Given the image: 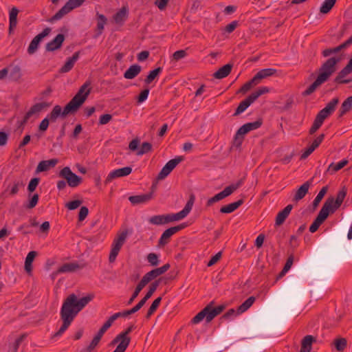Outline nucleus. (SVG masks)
Returning a JSON list of instances; mask_svg holds the SVG:
<instances>
[{
	"label": "nucleus",
	"instance_id": "c756f323",
	"mask_svg": "<svg viewBox=\"0 0 352 352\" xmlns=\"http://www.w3.org/2000/svg\"><path fill=\"white\" fill-rule=\"evenodd\" d=\"M244 201L243 199L238 200L237 201L231 203L226 206L221 208L220 212L221 213H231L236 210L239 206L243 204Z\"/></svg>",
	"mask_w": 352,
	"mask_h": 352
},
{
	"label": "nucleus",
	"instance_id": "8fccbe9b",
	"mask_svg": "<svg viewBox=\"0 0 352 352\" xmlns=\"http://www.w3.org/2000/svg\"><path fill=\"white\" fill-rule=\"evenodd\" d=\"M327 190H328V187L324 186L320 190V192H318V194L317 195V196L316 197V198L314 199V200L313 201V206L314 208H316L318 206V204H320V202L321 201V200L322 199V198L327 193Z\"/></svg>",
	"mask_w": 352,
	"mask_h": 352
},
{
	"label": "nucleus",
	"instance_id": "58836bf2",
	"mask_svg": "<svg viewBox=\"0 0 352 352\" xmlns=\"http://www.w3.org/2000/svg\"><path fill=\"white\" fill-rule=\"evenodd\" d=\"M332 344L338 351H343L346 347L347 340L344 338H337L333 340Z\"/></svg>",
	"mask_w": 352,
	"mask_h": 352
},
{
	"label": "nucleus",
	"instance_id": "9d476101",
	"mask_svg": "<svg viewBox=\"0 0 352 352\" xmlns=\"http://www.w3.org/2000/svg\"><path fill=\"white\" fill-rule=\"evenodd\" d=\"M51 32L50 28H45L42 32L39 33L36 35L30 42L28 47V53L30 55L34 54L39 45L40 42L44 38L45 36H48Z\"/></svg>",
	"mask_w": 352,
	"mask_h": 352
},
{
	"label": "nucleus",
	"instance_id": "69168bd1",
	"mask_svg": "<svg viewBox=\"0 0 352 352\" xmlns=\"http://www.w3.org/2000/svg\"><path fill=\"white\" fill-rule=\"evenodd\" d=\"M40 179L38 177H34L32 179L28 184V190L30 192H32L35 190L36 188L38 185Z\"/></svg>",
	"mask_w": 352,
	"mask_h": 352
},
{
	"label": "nucleus",
	"instance_id": "f8f14e48",
	"mask_svg": "<svg viewBox=\"0 0 352 352\" xmlns=\"http://www.w3.org/2000/svg\"><path fill=\"white\" fill-rule=\"evenodd\" d=\"M84 264H78L77 263H66L61 265L56 272L52 273V276L54 277L58 274L74 272L77 270H81L85 267Z\"/></svg>",
	"mask_w": 352,
	"mask_h": 352
},
{
	"label": "nucleus",
	"instance_id": "7ed1b4c3",
	"mask_svg": "<svg viewBox=\"0 0 352 352\" xmlns=\"http://www.w3.org/2000/svg\"><path fill=\"white\" fill-rule=\"evenodd\" d=\"M90 82H86L80 87L77 94L64 107L63 111V116L77 111L90 94Z\"/></svg>",
	"mask_w": 352,
	"mask_h": 352
},
{
	"label": "nucleus",
	"instance_id": "b1692460",
	"mask_svg": "<svg viewBox=\"0 0 352 352\" xmlns=\"http://www.w3.org/2000/svg\"><path fill=\"white\" fill-rule=\"evenodd\" d=\"M173 227L166 230L162 234L159 241H158V246L159 247H164L165 245H166L169 241L170 237L175 234L176 232H175V230H173Z\"/></svg>",
	"mask_w": 352,
	"mask_h": 352
},
{
	"label": "nucleus",
	"instance_id": "f03ea898",
	"mask_svg": "<svg viewBox=\"0 0 352 352\" xmlns=\"http://www.w3.org/2000/svg\"><path fill=\"white\" fill-rule=\"evenodd\" d=\"M341 60V58L333 56L328 58L324 62L318 69V76L315 81L302 93L306 96L311 94L322 84L329 80L332 74L336 71L337 64Z\"/></svg>",
	"mask_w": 352,
	"mask_h": 352
},
{
	"label": "nucleus",
	"instance_id": "412c9836",
	"mask_svg": "<svg viewBox=\"0 0 352 352\" xmlns=\"http://www.w3.org/2000/svg\"><path fill=\"white\" fill-rule=\"evenodd\" d=\"M276 73V69L273 68L263 69L258 72L253 77L257 84L264 78L272 76Z\"/></svg>",
	"mask_w": 352,
	"mask_h": 352
},
{
	"label": "nucleus",
	"instance_id": "5fc2aeb1",
	"mask_svg": "<svg viewBox=\"0 0 352 352\" xmlns=\"http://www.w3.org/2000/svg\"><path fill=\"white\" fill-rule=\"evenodd\" d=\"M262 123H263L262 120L261 119H258L255 122H248V123H246V124H245L243 125L245 126V128L250 132V131H251L252 130H255V129H258L262 125Z\"/></svg>",
	"mask_w": 352,
	"mask_h": 352
},
{
	"label": "nucleus",
	"instance_id": "423d86ee",
	"mask_svg": "<svg viewBox=\"0 0 352 352\" xmlns=\"http://www.w3.org/2000/svg\"><path fill=\"white\" fill-rule=\"evenodd\" d=\"M85 0H69L48 21L53 23L60 20L70 11L80 6Z\"/></svg>",
	"mask_w": 352,
	"mask_h": 352
},
{
	"label": "nucleus",
	"instance_id": "a18cd8bd",
	"mask_svg": "<svg viewBox=\"0 0 352 352\" xmlns=\"http://www.w3.org/2000/svg\"><path fill=\"white\" fill-rule=\"evenodd\" d=\"M161 280L162 278H159L150 285L149 289L144 297V300H148L152 296L153 293L156 291L157 288L160 285Z\"/></svg>",
	"mask_w": 352,
	"mask_h": 352
},
{
	"label": "nucleus",
	"instance_id": "4468645a",
	"mask_svg": "<svg viewBox=\"0 0 352 352\" xmlns=\"http://www.w3.org/2000/svg\"><path fill=\"white\" fill-rule=\"evenodd\" d=\"M131 172L132 168L130 166H126L122 168L114 170L108 175L104 181V183L107 184L116 178L127 176L130 175Z\"/></svg>",
	"mask_w": 352,
	"mask_h": 352
},
{
	"label": "nucleus",
	"instance_id": "680f3d73",
	"mask_svg": "<svg viewBox=\"0 0 352 352\" xmlns=\"http://www.w3.org/2000/svg\"><path fill=\"white\" fill-rule=\"evenodd\" d=\"M19 10L14 7L10 11V23L13 25L14 23L17 24V15Z\"/></svg>",
	"mask_w": 352,
	"mask_h": 352
},
{
	"label": "nucleus",
	"instance_id": "a19ab883",
	"mask_svg": "<svg viewBox=\"0 0 352 352\" xmlns=\"http://www.w3.org/2000/svg\"><path fill=\"white\" fill-rule=\"evenodd\" d=\"M336 0H325L322 4L320 12L322 14H327L330 12L332 8L334 6Z\"/></svg>",
	"mask_w": 352,
	"mask_h": 352
},
{
	"label": "nucleus",
	"instance_id": "f3484780",
	"mask_svg": "<svg viewBox=\"0 0 352 352\" xmlns=\"http://www.w3.org/2000/svg\"><path fill=\"white\" fill-rule=\"evenodd\" d=\"M153 197V192H151L147 194L130 196L129 200L133 205L144 204L149 201Z\"/></svg>",
	"mask_w": 352,
	"mask_h": 352
},
{
	"label": "nucleus",
	"instance_id": "4be33fe9",
	"mask_svg": "<svg viewBox=\"0 0 352 352\" xmlns=\"http://www.w3.org/2000/svg\"><path fill=\"white\" fill-rule=\"evenodd\" d=\"M79 56H80L79 52H75L72 57L68 58V60L66 61L65 65L60 68V73H66V72H69L73 68L75 63L79 58Z\"/></svg>",
	"mask_w": 352,
	"mask_h": 352
},
{
	"label": "nucleus",
	"instance_id": "4d7b16f0",
	"mask_svg": "<svg viewBox=\"0 0 352 352\" xmlns=\"http://www.w3.org/2000/svg\"><path fill=\"white\" fill-rule=\"evenodd\" d=\"M262 123H263L262 120L261 119H258L255 122H248V123H246V124H245L243 125L245 126V128L250 132V131H251L252 130H255V129H258L262 125Z\"/></svg>",
	"mask_w": 352,
	"mask_h": 352
},
{
	"label": "nucleus",
	"instance_id": "7c9ffc66",
	"mask_svg": "<svg viewBox=\"0 0 352 352\" xmlns=\"http://www.w3.org/2000/svg\"><path fill=\"white\" fill-rule=\"evenodd\" d=\"M49 106H50V104H48L47 102L36 103L34 105H33L30 109V110L26 113L27 117L30 118L34 114L41 112L43 109L48 107Z\"/></svg>",
	"mask_w": 352,
	"mask_h": 352
},
{
	"label": "nucleus",
	"instance_id": "0e129e2a",
	"mask_svg": "<svg viewBox=\"0 0 352 352\" xmlns=\"http://www.w3.org/2000/svg\"><path fill=\"white\" fill-rule=\"evenodd\" d=\"M148 262L153 266H157L159 263L158 256L155 253H150L147 256Z\"/></svg>",
	"mask_w": 352,
	"mask_h": 352
},
{
	"label": "nucleus",
	"instance_id": "2f4dec72",
	"mask_svg": "<svg viewBox=\"0 0 352 352\" xmlns=\"http://www.w3.org/2000/svg\"><path fill=\"white\" fill-rule=\"evenodd\" d=\"M206 307H209L208 316L207 317V322H210L217 316L220 314L223 311L224 308H225V307L223 305H219V306L216 307L214 308H212L211 307V305H208Z\"/></svg>",
	"mask_w": 352,
	"mask_h": 352
},
{
	"label": "nucleus",
	"instance_id": "9b49d317",
	"mask_svg": "<svg viewBox=\"0 0 352 352\" xmlns=\"http://www.w3.org/2000/svg\"><path fill=\"white\" fill-rule=\"evenodd\" d=\"M351 73H352V58L346 65L338 73V75L334 78V82L338 84H347L352 82V78L345 79V77Z\"/></svg>",
	"mask_w": 352,
	"mask_h": 352
},
{
	"label": "nucleus",
	"instance_id": "c85d7f7f",
	"mask_svg": "<svg viewBox=\"0 0 352 352\" xmlns=\"http://www.w3.org/2000/svg\"><path fill=\"white\" fill-rule=\"evenodd\" d=\"M338 102V98H334L329 102L327 103V106L324 109H322L320 111L326 116L329 117L335 111Z\"/></svg>",
	"mask_w": 352,
	"mask_h": 352
},
{
	"label": "nucleus",
	"instance_id": "4c0bfd02",
	"mask_svg": "<svg viewBox=\"0 0 352 352\" xmlns=\"http://www.w3.org/2000/svg\"><path fill=\"white\" fill-rule=\"evenodd\" d=\"M348 164V160H343L341 162H338V164L331 163L328 168L327 171L331 173V174H333L336 172L338 171L339 170L342 169L343 167H344Z\"/></svg>",
	"mask_w": 352,
	"mask_h": 352
},
{
	"label": "nucleus",
	"instance_id": "ddd939ff",
	"mask_svg": "<svg viewBox=\"0 0 352 352\" xmlns=\"http://www.w3.org/2000/svg\"><path fill=\"white\" fill-rule=\"evenodd\" d=\"M133 325L129 326L124 331L121 332L118 336H116V337L111 341L110 344L113 346L120 342L128 347L131 342V338L129 335L133 331Z\"/></svg>",
	"mask_w": 352,
	"mask_h": 352
},
{
	"label": "nucleus",
	"instance_id": "864d4df0",
	"mask_svg": "<svg viewBox=\"0 0 352 352\" xmlns=\"http://www.w3.org/2000/svg\"><path fill=\"white\" fill-rule=\"evenodd\" d=\"M149 222L153 225H162L166 223L164 215H155L149 219Z\"/></svg>",
	"mask_w": 352,
	"mask_h": 352
},
{
	"label": "nucleus",
	"instance_id": "603ef678",
	"mask_svg": "<svg viewBox=\"0 0 352 352\" xmlns=\"http://www.w3.org/2000/svg\"><path fill=\"white\" fill-rule=\"evenodd\" d=\"M158 275L156 274L155 269L152 270L151 271L146 273L143 278H142L141 281L144 283L146 285L153 278L157 277Z\"/></svg>",
	"mask_w": 352,
	"mask_h": 352
},
{
	"label": "nucleus",
	"instance_id": "6ab92c4d",
	"mask_svg": "<svg viewBox=\"0 0 352 352\" xmlns=\"http://www.w3.org/2000/svg\"><path fill=\"white\" fill-rule=\"evenodd\" d=\"M249 133L248 129L245 128L244 125L241 126L238 131H236L233 142H232V146L235 147L236 148H240L241 146V144L243 141L244 137L243 135L246 133Z\"/></svg>",
	"mask_w": 352,
	"mask_h": 352
},
{
	"label": "nucleus",
	"instance_id": "a878e982",
	"mask_svg": "<svg viewBox=\"0 0 352 352\" xmlns=\"http://www.w3.org/2000/svg\"><path fill=\"white\" fill-rule=\"evenodd\" d=\"M352 110V96L348 97L341 104L338 111V118H342L347 112Z\"/></svg>",
	"mask_w": 352,
	"mask_h": 352
},
{
	"label": "nucleus",
	"instance_id": "0eeeda50",
	"mask_svg": "<svg viewBox=\"0 0 352 352\" xmlns=\"http://www.w3.org/2000/svg\"><path fill=\"white\" fill-rule=\"evenodd\" d=\"M195 195H191L190 196V198H189L188 201H187L185 207L184 208V209L182 210H181L180 212H179L177 213H175V214L164 215L166 223H168L172 222V221H179V220L185 218L189 214V212L191 211L193 204H194V202H195Z\"/></svg>",
	"mask_w": 352,
	"mask_h": 352
},
{
	"label": "nucleus",
	"instance_id": "e2e57ef3",
	"mask_svg": "<svg viewBox=\"0 0 352 352\" xmlns=\"http://www.w3.org/2000/svg\"><path fill=\"white\" fill-rule=\"evenodd\" d=\"M223 199H224L223 195L221 194V192H220L218 194L215 195L214 197L210 198L206 203V206L208 207L211 206L214 203L219 201Z\"/></svg>",
	"mask_w": 352,
	"mask_h": 352
},
{
	"label": "nucleus",
	"instance_id": "f704fd0d",
	"mask_svg": "<svg viewBox=\"0 0 352 352\" xmlns=\"http://www.w3.org/2000/svg\"><path fill=\"white\" fill-rule=\"evenodd\" d=\"M96 16H97V19H98V23H97L98 34H97V36H99V35H100L102 34V31L104 30V25L107 23V19L106 16L104 14H100L98 12H97Z\"/></svg>",
	"mask_w": 352,
	"mask_h": 352
},
{
	"label": "nucleus",
	"instance_id": "09e8293b",
	"mask_svg": "<svg viewBox=\"0 0 352 352\" xmlns=\"http://www.w3.org/2000/svg\"><path fill=\"white\" fill-rule=\"evenodd\" d=\"M258 85L254 79L252 78L250 80L245 82L237 91V93L245 94L252 87Z\"/></svg>",
	"mask_w": 352,
	"mask_h": 352
},
{
	"label": "nucleus",
	"instance_id": "49530a36",
	"mask_svg": "<svg viewBox=\"0 0 352 352\" xmlns=\"http://www.w3.org/2000/svg\"><path fill=\"white\" fill-rule=\"evenodd\" d=\"M162 71V67H157L150 72L144 80L146 84H150Z\"/></svg>",
	"mask_w": 352,
	"mask_h": 352
},
{
	"label": "nucleus",
	"instance_id": "20e7f679",
	"mask_svg": "<svg viewBox=\"0 0 352 352\" xmlns=\"http://www.w3.org/2000/svg\"><path fill=\"white\" fill-rule=\"evenodd\" d=\"M346 191L347 190L346 187H342V188L338 192L336 199H335L332 197H329L325 201L322 208L328 212L329 214L334 212L342 204L346 197Z\"/></svg>",
	"mask_w": 352,
	"mask_h": 352
},
{
	"label": "nucleus",
	"instance_id": "3c124183",
	"mask_svg": "<svg viewBox=\"0 0 352 352\" xmlns=\"http://www.w3.org/2000/svg\"><path fill=\"white\" fill-rule=\"evenodd\" d=\"M162 300L161 297L157 298L151 304V307H149L147 314L146 315V318H149L151 316L155 311L157 308L158 307L160 302Z\"/></svg>",
	"mask_w": 352,
	"mask_h": 352
},
{
	"label": "nucleus",
	"instance_id": "bf43d9fd",
	"mask_svg": "<svg viewBox=\"0 0 352 352\" xmlns=\"http://www.w3.org/2000/svg\"><path fill=\"white\" fill-rule=\"evenodd\" d=\"M101 338H100L97 336H95L91 342H90L89 345L85 349V352H91L98 344Z\"/></svg>",
	"mask_w": 352,
	"mask_h": 352
},
{
	"label": "nucleus",
	"instance_id": "a211bd4d",
	"mask_svg": "<svg viewBox=\"0 0 352 352\" xmlns=\"http://www.w3.org/2000/svg\"><path fill=\"white\" fill-rule=\"evenodd\" d=\"M292 208L293 206L289 204L277 214L275 219V225L276 226H280L283 224L286 219L289 217Z\"/></svg>",
	"mask_w": 352,
	"mask_h": 352
},
{
	"label": "nucleus",
	"instance_id": "bb28decb",
	"mask_svg": "<svg viewBox=\"0 0 352 352\" xmlns=\"http://www.w3.org/2000/svg\"><path fill=\"white\" fill-rule=\"evenodd\" d=\"M232 65L226 64L219 68L214 74L213 76L217 79H221L228 76L232 70Z\"/></svg>",
	"mask_w": 352,
	"mask_h": 352
},
{
	"label": "nucleus",
	"instance_id": "1a4fd4ad",
	"mask_svg": "<svg viewBox=\"0 0 352 352\" xmlns=\"http://www.w3.org/2000/svg\"><path fill=\"white\" fill-rule=\"evenodd\" d=\"M184 160L183 156H177L175 158L168 161L159 173L157 179L162 180L166 178L171 171L177 166L178 164Z\"/></svg>",
	"mask_w": 352,
	"mask_h": 352
},
{
	"label": "nucleus",
	"instance_id": "cd10ccee",
	"mask_svg": "<svg viewBox=\"0 0 352 352\" xmlns=\"http://www.w3.org/2000/svg\"><path fill=\"white\" fill-rule=\"evenodd\" d=\"M141 72V67L139 65H132L129 68L124 72V77L126 79H133L135 78Z\"/></svg>",
	"mask_w": 352,
	"mask_h": 352
},
{
	"label": "nucleus",
	"instance_id": "de8ad7c7",
	"mask_svg": "<svg viewBox=\"0 0 352 352\" xmlns=\"http://www.w3.org/2000/svg\"><path fill=\"white\" fill-rule=\"evenodd\" d=\"M145 286H146V285L144 284V283H142L140 280V282L138 284L137 287H135V291L133 292L132 296L128 300V302H127L128 305H131L134 301V300L137 298V296L139 295L140 292L142 291V289Z\"/></svg>",
	"mask_w": 352,
	"mask_h": 352
},
{
	"label": "nucleus",
	"instance_id": "aec40b11",
	"mask_svg": "<svg viewBox=\"0 0 352 352\" xmlns=\"http://www.w3.org/2000/svg\"><path fill=\"white\" fill-rule=\"evenodd\" d=\"M58 160L57 159H51L50 160H43L38 163L36 169V173H41L48 170L50 168L54 167Z\"/></svg>",
	"mask_w": 352,
	"mask_h": 352
},
{
	"label": "nucleus",
	"instance_id": "ea45409f",
	"mask_svg": "<svg viewBox=\"0 0 352 352\" xmlns=\"http://www.w3.org/2000/svg\"><path fill=\"white\" fill-rule=\"evenodd\" d=\"M127 236L126 232H122L120 233L113 241L112 246L118 248L119 250L121 249L122 246L124 243V241L126 240Z\"/></svg>",
	"mask_w": 352,
	"mask_h": 352
},
{
	"label": "nucleus",
	"instance_id": "338daca9",
	"mask_svg": "<svg viewBox=\"0 0 352 352\" xmlns=\"http://www.w3.org/2000/svg\"><path fill=\"white\" fill-rule=\"evenodd\" d=\"M25 335H21L19 336L14 342L12 347L9 350L8 352H16L20 344L23 342Z\"/></svg>",
	"mask_w": 352,
	"mask_h": 352
},
{
	"label": "nucleus",
	"instance_id": "5701e85b",
	"mask_svg": "<svg viewBox=\"0 0 352 352\" xmlns=\"http://www.w3.org/2000/svg\"><path fill=\"white\" fill-rule=\"evenodd\" d=\"M316 342V339L313 336H306L302 340L300 352H310L313 342Z\"/></svg>",
	"mask_w": 352,
	"mask_h": 352
},
{
	"label": "nucleus",
	"instance_id": "f257e3e1",
	"mask_svg": "<svg viewBox=\"0 0 352 352\" xmlns=\"http://www.w3.org/2000/svg\"><path fill=\"white\" fill-rule=\"evenodd\" d=\"M94 298V294L78 299L74 294L69 295L64 300L60 309V318L63 324L59 330L54 335V337L61 336L71 324L76 316Z\"/></svg>",
	"mask_w": 352,
	"mask_h": 352
},
{
	"label": "nucleus",
	"instance_id": "052dcab7",
	"mask_svg": "<svg viewBox=\"0 0 352 352\" xmlns=\"http://www.w3.org/2000/svg\"><path fill=\"white\" fill-rule=\"evenodd\" d=\"M112 322L108 319L104 324L102 326V327L99 329L97 334L96 336H98L100 338H101L103 336V334L107 331V329L112 325Z\"/></svg>",
	"mask_w": 352,
	"mask_h": 352
},
{
	"label": "nucleus",
	"instance_id": "6e6552de",
	"mask_svg": "<svg viewBox=\"0 0 352 352\" xmlns=\"http://www.w3.org/2000/svg\"><path fill=\"white\" fill-rule=\"evenodd\" d=\"M58 176L66 180L69 186L77 187L82 182V178L74 173L69 167H64L58 173Z\"/></svg>",
	"mask_w": 352,
	"mask_h": 352
},
{
	"label": "nucleus",
	"instance_id": "2eb2a0df",
	"mask_svg": "<svg viewBox=\"0 0 352 352\" xmlns=\"http://www.w3.org/2000/svg\"><path fill=\"white\" fill-rule=\"evenodd\" d=\"M328 212L324 210L322 208L320 209L318 216L314 221L311 226L309 227V231L312 233L315 232L320 226L325 221L329 216Z\"/></svg>",
	"mask_w": 352,
	"mask_h": 352
},
{
	"label": "nucleus",
	"instance_id": "13d9d810",
	"mask_svg": "<svg viewBox=\"0 0 352 352\" xmlns=\"http://www.w3.org/2000/svg\"><path fill=\"white\" fill-rule=\"evenodd\" d=\"M152 149V145L149 142L142 143L140 149L138 151V155H142L145 153H148Z\"/></svg>",
	"mask_w": 352,
	"mask_h": 352
},
{
	"label": "nucleus",
	"instance_id": "e433bc0d",
	"mask_svg": "<svg viewBox=\"0 0 352 352\" xmlns=\"http://www.w3.org/2000/svg\"><path fill=\"white\" fill-rule=\"evenodd\" d=\"M63 110L62 111V108L60 106L56 105L53 108L52 111H51V113H50V115L48 116L47 118L50 122H56V119L58 118V117L59 116L64 117L63 116Z\"/></svg>",
	"mask_w": 352,
	"mask_h": 352
},
{
	"label": "nucleus",
	"instance_id": "774afa93",
	"mask_svg": "<svg viewBox=\"0 0 352 352\" xmlns=\"http://www.w3.org/2000/svg\"><path fill=\"white\" fill-rule=\"evenodd\" d=\"M187 55L186 52L184 50L176 51L173 54V58L174 60L177 61Z\"/></svg>",
	"mask_w": 352,
	"mask_h": 352
},
{
	"label": "nucleus",
	"instance_id": "79ce46f5",
	"mask_svg": "<svg viewBox=\"0 0 352 352\" xmlns=\"http://www.w3.org/2000/svg\"><path fill=\"white\" fill-rule=\"evenodd\" d=\"M256 298L254 296L249 297L244 302H243L238 308L239 313H243L247 311L254 302Z\"/></svg>",
	"mask_w": 352,
	"mask_h": 352
},
{
	"label": "nucleus",
	"instance_id": "473e14b6",
	"mask_svg": "<svg viewBox=\"0 0 352 352\" xmlns=\"http://www.w3.org/2000/svg\"><path fill=\"white\" fill-rule=\"evenodd\" d=\"M243 184V179L239 180L236 183L232 184L224 188L221 192L223 195V197L226 198L232 194L236 190H237Z\"/></svg>",
	"mask_w": 352,
	"mask_h": 352
},
{
	"label": "nucleus",
	"instance_id": "72a5a7b5",
	"mask_svg": "<svg viewBox=\"0 0 352 352\" xmlns=\"http://www.w3.org/2000/svg\"><path fill=\"white\" fill-rule=\"evenodd\" d=\"M36 255L37 252L35 251H31L28 254L25 261V270L28 273H30L32 272V263Z\"/></svg>",
	"mask_w": 352,
	"mask_h": 352
},
{
	"label": "nucleus",
	"instance_id": "c9c22d12",
	"mask_svg": "<svg viewBox=\"0 0 352 352\" xmlns=\"http://www.w3.org/2000/svg\"><path fill=\"white\" fill-rule=\"evenodd\" d=\"M209 307H206L200 312H199L192 319V322L193 324H197L202 321L204 318H206L207 321V317L208 316Z\"/></svg>",
	"mask_w": 352,
	"mask_h": 352
},
{
	"label": "nucleus",
	"instance_id": "37998d69",
	"mask_svg": "<svg viewBox=\"0 0 352 352\" xmlns=\"http://www.w3.org/2000/svg\"><path fill=\"white\" fill-rule=\"evenodd\" d=\"M127 17V9L125 7L122 8L113 16L117 23L123 22Z\"/></svg>",
	"mask_w": 352,
	"mask_h": 352
},
{
	"label": "nucleus",
	"instance_id": "6e6d98bb",
	"mask_svg": "<svg viewBox=\"0 0 352 352\" xmlns=\"http://www.w3.org/2000/svg\"><path fill=\"white\" fill-rule=\"evenodd\" d=\"M262 123H263L262 120L261 119H258L255 122H248V123H246V124H245L243 125L245 126V128L250 132V131H251L252 130H255V129H258L262 125Z\"/></svg>",
	"mask_w": 352,
	"mask_h": 352
},
{
	"label": "nucleus",
	"instance_id": "c03bdc74",
	"mask_svg": "<svg viewBox=\"0 0 352 352\" xmlns=\"http://www.w3.org/2000/svg\"><path fill=\"white\" fill-rule=\"evenodd\" d=\"M10 77L13 80H18L21 77V70L19 65L11 66L10 68Z\"/></svg>",
	"mask_w": 352,
	"mask_h": 352
},
{
	"label": "nucleus",
	"instance_id": "dca6fc26",
	"mask_svg": "<svg viewBox=\"0 0 352 352\" xmlns=\"http://www.w3.org/2000/svg\"><path fill=\"white\" fill-rule=\"evenodd\" d=\"M64 40L65 36L62 34H58L52 41L46 44V50L48 52H53L59 49Z\"/></svg>",
	"mask_w": 352,
	"mask_h": 352
},
{
	"label": "nucleus",
	"instance_id": "39448f33",
	"mask_svg": "<svg viewBox=\"0 0 352 352\" xmlns=\"http://www.w3.org/2000/svg\"><path fill=\"white\" fill-rule=\"evenodd\" d=\"M269 89L266 87H259L256 91L251 94L244 100L240 102L237 107L234 116H236L243 113L248 107L250 106L259 96L268 93Z\"/></svg>",
	"mask_w": 352,
	"mask_h": 352
},
{
	"label": "nucleus",
	"instance_id": "393cba45",
	"mask_svg": "<svg viewBox=\"0 0 352 352\" xmlns=\"http://www.w3.org/2000/svg\"><path fill=\"white\" fill-rule=\"evenodd\" d=\"M310 186V182L309 181L305 182L296 192L293 200L294 201H298L302 199L307 193Z\"/></svg>",
	"mask_w": 352,
	"mask_h": 352
}]
</instances>
